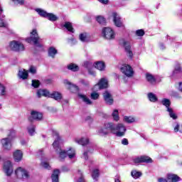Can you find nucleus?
Masks as SVG:
<instances>
[{
    "instance_id": "16",
    "label": "nucleus",
    "mask_w": 182,
    "mask_h": 182,
    "mask_svg": "<svg viewBox=\"0 0 182 182\" xmlns=\"http://www.w3.org/2000/svg\"><path fill=\"white\" fill-rule=\"evenodd\" d=\"M13 156L14 161H16V163H19V161H21L22 159L23 158V152H22L21 149H16L13 153Z\"/></svg>"
},
{
    "instance_id": "9",
    "label": "nucleus",
    "mask_w": 182,
    "mask_h": 182,
    "mask_svg": "<svg viewBox=\"0 0 182 182\" xmlns=\"http://www.w3.org/2000/svg\"><path fill=\"white\" fill-rule=\"evenodd\" d=\"M102 97L107 105H112L114 102V100L113 99V95L109 92V90H105L102 93Z\"/></svg>"
},
{
    "instance_id": "63",
    "label": "nucleus",
    "mask_w": 182,
    "mask_h": 182,
    "mask_svg": "<svg viewBox=\"0 0 182 182\" xmlns=\"http://www.w3.org/2000/svg\"><path fill=\"white\" fill-rule=\"evenodd\" d=\"M3 12H4V9H2V7L0 6V15H2Z\"/></svg>"
},
{
    "instance_id": "10",
    "label": "nucleus",
    "mask_w": 182,
    "mask_h": 182,
    "mask_svg": "<svg viewBox=\"0 0 182 182\" xmlns=\"http://www.w3.org/2000/svg\"><path fill=\"white\" fill-rule=\"evenodd\" d=\"M98 87V90H103L105 89H107V87H109V81H107V79L102 77L94 86V87Z\"/></svg>"
},
{
    "instance_id": "3",
    "label": "nucleus",
    "mask_w": 182,
    "mask_h": 182,
    "mask_svg": "<svg viewBox=\"0 0 182 182\" xmlns=\"http://www.w3.org/2000/svg\"><path fill=\"white\" fill-rule=\"evenodd\" d=\"M16 133V131L11 130L10 131V133L8 134L7 138H3L2 139H1V143L4 150L9 151V150L12 149V139H9V137H11L12 136H15Z\"/></svg>"
},
{
    "instance_id": "48",
    "label": "nucleus",
    "mask_w": 182,
    "mask_h": 182,
    "mask_svg": "<svg viewBox=\"0 0 182 182\" xmlns=\"http://www.w3.org/2000/svg\"><path fill=\"white\" fill-rule=\"evenodd\" d=\"M78 173H80V176L77 179L76 182H86V179H85L83 173H82L80 171H78Z\"/></svg>"
},
{
    "instance_id": "46",
    "label": "nucleus",
    "mask_w": 182,
    "mask_h": 182,
    "mask_svg": "<svg viewBox=\"0 0 182 182\" xmlns=\"http://www.w3.org/2000/svg\"><path fill=\"white\" fill-rule=\"evenodd\" d=\"M6 88L0 83V96H5Z\"/></svg>"
},
{
    "instance_id": "40",
    "label": "nucleus",
    "mask_w": 182,
    "mask_h": 182,
    "mask_svg": "<svg viewBox=\"0 0 182 182\" xmlns=\"http://www.w3.org/2000/svg\"><path fill=\"white\" fill-rule=\"evenodd\" d=\"M131 176L132 177H133V178H139V177H141V172L137 171H132L131 172Z\"/></svg>"
},
{
    "instance_id": "54",
    "label": "nucleus",
    "mask_w": 182,
    "mask_h": 182,
    "mask_svg": "<svg viewBox=\"0 0 182 182\" xmlns=\"http://www.w3.org/2000/svg\"><path fill=\"white\" fill-rule=\"evenodd\" d=\"M61 171H63V173H69V171H70V169L66 166H63L61 167Z\"/></svg>"
},
{
    "instance_id": "64",
    "label": "nucleus",
    "mask_w": 182,
    "mask_h": 182,
    "mask_svg": "<svg viewBox=\"0 0 182 182\" xmlns=\"http://www.w3.org/2000/svg\"><path fill=\"white\" fill-rule=\"evenodd\" d=\"M90 119H92V117H87L86 118V120H90Z\"/></svg>"
},
{
    "instance_id": "27",
    "label": "nucleus",
    "mask_w": 182,
    "mask_h": 182,
    "mask_svg": "<svg viewBox=\"0 0 182 182\" xmlns=\"http://www.w3.org/2000/svg\"><path fill=\"white\" fill-rule=\"evenodd\" d=\"M63 26L64 28H65V29H67V31H68V32H71V33H75V29L73 28V26L70 21H65Z\"/></svg>"
},
{
    "instance_id": "24",
    "label": "nucleus",
    "mask_w": 182,
    "mask_h": 182,
    "mask_svg": "<svg viewBox=\"0 0 182 182\" xmlns=\"http://www.w3.org/2000/svg\"><path fill=\"white\" fill-rule=\"evenodd\" d=\"M48 56L52 58V59H55V56L58 55V50L55 48V47H50L48 50Z\"/></svg>"
},
{
    "instance_id": "14",
    "label": "nucleus",
    "mask_w": 182,
    "mask_h": 182,
    "mask_svg": "<svg viewBox=\"0 0 182 182\" xmlns=\"http://www.w3.org/2000/svg\"><path fill=\"white\" fill-rule=\"evenodd\" d=\"M64 85H68V89L71 92V93H77L79 92V87L77 85L72 84L68 80H64Z\"/></svg>"
},
{
    "instance_id": "55",
    "label": "nucleus",
    "mask_w": 182,
    "mask_h": 182,
    "mask_svg": "<svg viewBox=\"0 0 182 182\" xmlns=\"http://www.w3.org/2000/svg\"><path fill=\"white\" fill-rule=\"evenodd\" d=\"M90 152V150H87L85 151H84L83 153V157L85 159V160H89V153Z\"/></svg>"
},
{
    "instance_id": "22",
    "label": "nucleus",
    "mask_w": 182,
    "mask_h": 182,
    "mask_svg": "<svg viewBox=\"0 0 182 182\" xmlns=\"http://www.w3.org/2000/svg\"><path fill=\"white\" fill-rule=\"evenodd\" d=\"M75 143L80 144L81 146H87L90 143L89 138H81L80 139H75Z\"/></svg>"
},
{
    "instance_id": "62",
    "label": "nucleus",
    "mask_w": 182,
    "mask_h": 182,
    "mask_svg": "<svg viewBox=\"0 0 182 182\" xmlns=\"http://www.w3.org/2000/svg\"><path fill=\"white\" fill-rule=\"evenodd\" d=\"M81 83H82V85H85V86H89V82H85V80H82Z\"/></svg>"
},
{
    "instance_id": "4",
    "label": "nucleus",
    "mask_w": 182,
    "mask_h": 182,
    "mask_svg": "<svg viewBox=\"0 0 182 182\" xmlns=\"http://www.w3.org/2000/svg\"><path fill=\"white\" fill-rule=\"evenodd\" d=\"M15 174L18 178H23V180H28L31 178V174L29 171L22 167H18L15 171Z\"/></svg>"
},
{
    "instance_id": "21",
    "label": "nucleus",
    "mask_w": 182,
    "mask_h": 182,
    "mask_svg": "<svg viewBox=\"0 0 182 182\" xmlns=\"http://www.w3.org/2000/svg\"><path fill=\"white\" fill-rule=\"evenodd\" d=\"M49 97H50L51 99H54V100H62L63 97L62 93L58 91H54L49 95Z\"/></svg>"
},
{
    "instance_id": "34",
    "label": "nucleus",
    "mask_w": 182,
    "mask_h": 182,
    "mask_svg": "<svg viewBox=\"0 0 182 182\" xmlns=\"http://www.w3.org/2000/svg\"><path fill=\"white\" fill-rule=\"evenodd\" d=\"M96 21L98 22V23H100V25L105 26L107 23L106 18L103 17V16H97L96 17Z\"/></svg>"
},
{
    "instance_id": "25",
    "label": "nucleus",
    "mask_w": 182,
    "mask_h": 182,
    "mask_svg": "<svg viewBox=\"0 0 182 182\" xmlns=\"http://www.w3.org/2000/svg\"><path fill=\"white\" fill-rule=\"evenodd\" d=\"M55 136L58 137L57 140L54 141L53 143V147L58 151V149L60 150V145H59V140H60V137L59 136V134L58 132H54Z\"/></svg>"
},
{
    "instance_id": "8",
    "label": "nucleus",
    "mask_w": 182,
    "mask_h": 182,
    "mask_svg": "<svg viewBox=\"0 0 182 182\" xmlns=\"http://www.w3.org/2000/svg\"><path fill=\"white\" fill-rule=\"evenodd\" d=\"M134 163L135 164H140L141 163H146V164H150L153 163V159L149 156H140L134 159Z\"/></svg>"
},
{
    "instance_id": "19",
    "label": "nucleus",
    "mask_w": 182,
    "mask_h": 182,
    "mask_svg": "<svg viewBox=\"0 0 182 182\" xmlns=\"http://www.w3.org/2000/svg\"><path fill=\"white\" fill-rule=\"evenodd\" d=\"M94 66L96 69L100 71L105 70L106 69V64L103 61H97L94 63Z\"/></svg>"
},
{
    "instance_id": "42",
    "label": "nucleus",
    "mask_w": 182,
    "mask_h": 182,
    "mask_svg": "<svg viewBox=\"0 0 182 182\" xmlns=\"http://www.w3.org/2000/svg\"><path fill=\"white\" fill-rule=\"evenodd\" d=\"M178 72H181V64H180V63H176L173 74L176 75V73H177Z\"/></svg>"
},
{
    "instance_id": "41",
    "label": "nucleus",
    "mask_w": 182,
    "mask_h": 182,
    "mask_svg": "<svg viewBox=\"0 0 182 182\" xmlns=\"http://www.w3.org/2000/svg\"><path fill=\"white\" fill-rule=\"evenodd\" d=\"M31 86L34 87V89H38V87L41 86V81H39V80H32Z\"/></svg>"
},
{
    "instance_id": "37",
    "label": "nucleus",
    "mask_w": 182,
    "mask_h": 182,
    "mask_svg": "<svg viewBox=\"0 0 182 182\" xmlns=\"http://www.w3.org/2000/svg\"><path fill=\"white\" fill-rule=\"evenodd\" d=\"M47 19H48V21H50L51 22H55V21H58V19H59V18L58 16H56V15H55L52 13H48V14L47 16Z\"/></svg>"
},
{
    "instance_id": "58",
    "label": "nucleus",
    "mask_w": 182,
    "mask_h": 182,
    "mask_svg": "<svg viewBox=\"0 0 182 182\" xmlns=\"http://www.w3.org/2000/svg\"><path fill=\"white\" fill-rule=\"evenodd\" d=\"M98 2L102 4L103 5H107L109 4V0H97Z\"/></svg>"
},
{
    "instance_id": "6",
    "label": "nucleus",
    "mask_w": 182,
    "mask_h": 182,
    "mask_svg": "<svg viewBox=\"0 0 182 182\" xmlns=\"http://www.w3.org/2000/svg\"><path fill=\"white\" fill-rule=\"evenodd\" d=\"M9 48L14 52H23V50H25V46L17 41H11L9 43Z\"/></svg>"
},
{
    "instance_id": "33",
    "label": "nucleus",
    "mask_w": 182,
    "mask_h": 182,
    "mask_svg": "<svg viewBox=\"0 0 182 182\" xmlns=\"http://www.w3.org/2000/svg\"><path fill=\"white\" fill-rule=\"evenodd\" d=\"M36 12L41 16V18H48V15L49 13L46 12V11L41 9H36Z\"/></svg>"
},
{
    "instance_id": "59",
    "label": "nucleus",
    "mask_w": 182,
    "mask_h": 182,
    "mask_svg": "<svg viewBox=\"0 0 182 182\" xmlns=\"http://www.w3.org/2000/svg\"><path fill=\"white\" fill-rule=\"evenodd\" d=\"M0 28H5V23L2 19H0Z\"/></svg>"
},
{
    "instance_id": "5",
    "label": "nucleus",
    "mask_w": 182,
    "mask_h": 182,
    "mask_svg": "<svg viewBox=\"0 0 182 182\" xmlns=\"http://www.w3.org/2000/svg\"><path fill=\"white\" fill-rule=\"evenodd\" d=\"M28 120L30 123H33V121L41 122L43 120V114L41 112L32 110L31 112V116L28 117Z\"/></svg>"
},
{
    "instance_id": "52",
    "label": "nucleus",
    "mask_w": 182,
    "mask_h": 182,
    "mask_svg": "<svg viewBox=\"0 0 182 182\" xmlns=\"http://www.w3.org/2000/svg\"><path fill=\"white\" fill-rule=\"evenodd\" d=\"M174 132L175 133H178V132H179V133L182 134V124L181 125L180 128V124H177L176 126L174 127Z\"/></svg>"
},
{
    "instance_id": "45",
    "label": "nucleus",
    "mask_w": 182,
    "mask_h": 182,
    "mask_svg": "<svg viewBox=\"0 0 182 182\" xmlns=\"http://www.w3.org/2000/svg\"><path fill=\"white\" fill-rule=\"evenodd\" d=\"M146 32L143 29L136 30L135 32L136 36H144Z\"/></svg>"
},
{
    "instance_id": "49",
    "label": "nucleus",
    "mask_w": 182,
    "mask_h": 182,
    "mask_svg": "<svg viewBox=\"0 0 182 182\" xmlns=\"http://www.w3.org/2000/svg\"><path fill=\"white\" fill-rule=\"evenodd\" d=\"M99 93L96 92H93L92 93H91V99H92V100H97V99H99Z\"/></svg>"
},
{
    "instance_id": "23",
    "label": "nucleus",
    "mask_w": 182,
    "mask_h": 182,
    "mask_svg": "<svg viewBox=\"0 0 182 182\" xmlns=\"http://www.w3.org/2000/svg\"><path fill=\"white\" fill-rule=\"evenodd\" d=\"M167 178L169 181H171V182L181 181V178L178 176L176 174H171V173L168 174Z\"/></svg>"
},
{
    "instance_id": "20",
    "label": "nucleus",
    "mask_w": 182,
    "mask_h": 182,
    "mask_svg": "<svg viewBox=\"0 0 182 182\" xmlns=\"http://www.w3.org/2000/svg\"><path fill=\"white\" fill-rule=\"evenodd\" d=\"M37 95L38 97H42V96L44 97H49V96H50V92L48 90L40 89L37 91Z\"/></svg>"
},
{
    "instance_id": "44",
    "label": "nucleus",
    "mask_w": 182,
    "mask_h": 182,
    "mask_svg": "<svg viewBox=\"0 0 182 182\" xmlns=\"http://www.w3.org/2000/svg\"><path fill=\"white\" fill-rule=\"evenodd\" d=\"M28 73H31V75H36V67L33 65H31L28 70H27Z\"/></svg>"
},
{
    "instance_id": "32",
    "label": "nucleus",
    "mask_w": 182,
    "mask_h": 182,
    "mask_svg": "<svg viewBox=\"0 0 182 182\" xmlns=\"http://www.w3.org/2000/svg\"><path fill=\"white\" fill-rule=\"evenodd\" d=\"M78 97L80 99H82V102H84V103H86V105H92V101L86 95L79 94Z\"/></svg>"
},
{
    "instance_id": "29",
    "label": "nucleus",
    "mask_w": 182,
    "mask_h": 182,
    "mask_svg": "<svg viewBox=\"0 0 182 182\" xmlns=\"http://www.w3.org/2000/svg\"><path fill=\"white\" fill-rule=\"evenodd\" d=\"M67 69L68 70H71V72H79V65L75 64V63H70L67 65Z\"/></svg>"
},
{
    "instance_id": "47",
    "label": "nucleus",
    "mask_w": 182,
    "mask_h": 182,
    "mask_svg": "<svg viewBox=\"0 0 182 182\" xmlns=\"http://www.w3.org/2000/svg\"><path fill=\"white\" fill-rule=\"evenodd\" d=\"M79 38L81 42H86V40L87 39V35L86 33H80Z\"/></svg>"
},
{
    "instance_id": "18",
    "label": "nucleus",
    "mask_w": 182,
    "mask_h": 182,
    "mask_svg": "<svg viewBox=\"0 0 182 182\" xmlns=\"http://www.w3.org/2000/svg\"><path fill=\"white\" fill-rule=\"evenodd\" d=\"M59 174L60 171L59 169H54L51 175L52 182H59Z\"/></svg>"
},
{
    "instance_id": "38",
    "label": "nucleus",
    "mask_w": 182,
    "mask_h": 182,
    "mask_svg": "<svg viewBox=\"0 0 182 182\" xmlns=\"http://www.w3.org/2000/svg\"><path fill=\"white\" fill-rule=\"evenodd\" d=\"M112 116L114 122H119V120H120V117L119 116V110L114 109L112 114Z\"/></svg>"
},
{
    "instance_id": "30",
    "label": "nucleus",
    "mask_w": 182,
    "mask_h": 182,
    "mask_svg": "<svg viewBox=\"0 0 182 182\" xmlns=\"http://www.w3.org/2000/svg\"><path fill=\"white\" fill-rule=\"evenodd\" d=\"M147 97L149 102H151L152 103H156V102H159V98L153 92L148 93Z\"/></svg>"
},
{
    "instance_id": "31",
    "label": "nucleus",
    "mask_w": 182,
    "mask_h": 182,
    "mask_svg": "<svg viewBox=\"0 0 182 182\" xmlns=\"http://www.w3.org/2000/svg\"><path fill=\"white\" fill-rule=\"evenodd\" d=\"M161 105H163V106H165L167 110H168V109H171V107H170V106H171V101H170V100L167 98H164L161 100Z\"/></svg>"
},
{
    "instance_id": "60",
    "label": "nucleus",
    "mask_w": 182,
    "mask_h": 182,
    "mask_svg": "<svg viewBox=\"0 0 182 182\" xmlns=\"http://www.w3.org/2000/svg\"><path fill=\"white\" fill-rule=\"evenodd\" d=\"M158 181H159V182H168V181H167V179L164 178H159L158 179Z\"/></svg>"
},
{
    "instance_id": "11",
    "label": "nucleus",
    "mask_w": 182,
    "mask_h": 182,
    "mask_svg": "<svg viewBox=\"0 0 182 182\" xmlns=\"http://www.w3.org/2000/svg\"><path fill=\"white\" fill-rule=\"evenodd\" d=\"M3 168L8 176H11L14 173V166H12V162H11V161H5Z\"/></svg>"
},
{
    "instance_id": "26",
    "label": "nucleus",
    "mask_w": 182,
    "mask_h": 182,
    "mask_svg": "<svg viewBox=\"0 0 182 182\" xmlns=\"http://www.w3.org/2000/svg\"><path fill=\"white\" fill-rule=\"evenodd\" d=\"M145 76H146V79L147 82L151 83V85L156 83V77H154V75L147 73H146Z\"/></svg>"
},
{
    "instance_id": "13",
    "label": "nucleus",
    "mask_w": 182,
    "mask_h": 182,
    "mask_svg": "<svg viewBox=\"0 0 182 182\" xmlns=\"http://www.w3.org/2000/svg\"><path fill=\"white\" fill-rule=\"evenodd\" d=\"M113 22L117 28H122L123 26V21H122V17L117 14V12L112 13Z\"/></svg>"
},
{
    "instance_id": "57",
    "label": "nucleus",
    "mask_w": 182,
    "mask_h": 182,
    "mask_svg": "<svg viewBox=\"0 0 182 182\" xmlns=\"http://www.w3.org/2000/svg\"><path fill=\"white\" fill-rule=\"evenodd\" d=\"M42 166L44 167V168H50V166L48 162H43Z\"/></svg>"
},
{
    "instance_id": "7",
    "label": "nucleus",
    "mask_w": 182,
    "mask_h": 182,
    "mask_svg": "<svg viewBox=\"0 0 182 182\" xmlns=\"http://www.w3.org/2000/svg\"><path fill=\"white\" fill-rule=\"evenodd\" d=\"M102 35L105 39H108L109 41L112 39H114L116 38V34L114 33V31L110 27H105L102 28Z\"/></svg>"
},
{
    "instance_id": "1",
    "label": "nucleus",
    "mask_w": 182,
    "mask_h": 182,
    "mask_svg": "<svg viewBox=\"0 0 182 182\" xmlns=\"http://www.w3.org/2000/svg\"><path fill=\"white\" fill-rule=\"evenodd\" d=\"M109 133H113L117 137H123L126 133V127L123 124H117L116 126L113 122H106L104 127L98 131V134L101 136H107Z\"/></svg>"
},
{
    "instance_id": "2",
    "label": "nucleus",
    "mask_w": 182,
    "mask_h": 182,
    "mask_svg": "<svg viewBox=\"0 0 182 182\" xmlns=\"http://www.w3.org/2000/svg\"><path fill=\"white\" fill-rule=\"evenodd\" d=\"M39 39H41V38L39 37V34H38V31L36 28H34L30 33V36L26 38V42H27V43H33L36 48L42 49L43 48V45L40 43Z\"/></svg>"
},
{
    "instance_id": "61",
    "label": "nucleus",
    "mask_w": 182,
    "mask_h": 182,
    "mask_svg": "<svg viewBox=\"0 0 182 182\" xmlns=\"http://www.w3.org/2000/svg\"><path fill=\"white\" fill-rule=\"evenodd\" d=\"M178 85H179L178 90H179V92H182V82H180L178 83Z\"/></svg>"
},
{
    "instance_id": "36",
    "label": "nucleus",
    "mask_w": 182,
    "mask_h": 182,
    "mask_svg": "<svg viewBox=\"0 0 182 182\" xmlns=\"http://www.w3.org/2000/svg\"><path fill=\"white\" fill-rule=\"evenodd\" d=\"M60 159H62V160H65L66 157H68V151L66 150H62V148L60 149V151L58 153Z\"/></svg>"
},
{
    "instance_id": "39",
    "label": "nucleus",
    "mask_w": 182,
    "mask_h": 182,
    "mask_svg": "<svg viewBox=\"0 0 182 182\" xmlns=\"http://www.w3.org/2000/svg\"><path fill=\"white\" fill-rule=\"evenodd\" d=\"M167 112H168L169 116L170 117H171V119H173V120L177 119V114L174 113V111H173V108H168Z\"/></svg>"
},
{
    "instance_id": "53",
    "label": "nucleus",
    "mask_w": 182,
    "mask_h": 182,
    "mask_svg": "<svg viewBox=\"0 0 182 182\" xmlns=\"http://www.w3.org/2000/svg\"><path fill=\"white\" fill-rule=\"evenodd\" d=\"M12 2L18 5H25V0H12Z\"/></svg>"
},
{
    "instance_id": "56",
    "label": "nucleus",
    "mask_w": 182,
    "mask_h": 182,
    "mask_svg": "<svg viewBox=\"0 0 182 182\" xmlns=\"http://www.w3.org/2000/svg\"><path fill=\"white\" fill-rule=\"evenodd\" d=\"M122 144H123V146H128L129 145V140H127V139L124 138L122 140Z\"/></svg>"
},
{
    "instance_id": "17",
    "label": "nucleus",
    "mask_w": 182,
    "mask_h": 182,
    "mask_svg": "<svg viewBox=\"0 0 182 182\" xmlns=\"http://www.w3.org/2000/svg\"><path fill=\"white\" fill-rule=\"evenodd\" d=\"M18 76L19 79H22L23 80H26L28 77H29V73L26 69L20 70L18 73Z\"/></svg>"
},
{
    "instance_id": "51",
    "label": "nucleus",
    "mask_w": 182,
    "mask_h": 182,
    "mask_svg": "<svg viewBox=\"0 0 182 182\" xmlns=\"http://www.w3.org/2000/svg\"><path fill=\"white\" fill-rule=\"evenodd\" d=\"M92 178H94V180L99 177V169H95L92 171Z\"/></svg>"
},
{
    "instance_id": "15",
    "label": "nucleus",
    "mask_w": 182,
    "mask_h": 182,
    "mask_svg": "<svg viewBox=\"0 0 182 182\" xmlns=\"http://www.w3.org/2000/svg\"><path fill=\"white\" fill-rule=\"evenodd\" d=\"M122 45L129 59H133V51H132V46H130V43L127 41H123Z\"/></svg>"
},
{
    "instance_id": "12",
    "label": "nucleus",
    "mask_w": 182,
    "mask_h": 182,
    "mask_svg": "<svg viewBox=\"0 0 182 182\" xmlns=\"http://www.w3.org/2000/svg\"><path fill=\"white\" fill-rule=\"evenodd\" d=\"M121 72L125 75V76H127L128 77H130L133 76V68H132V66L130 65H124L121 68H120Z\"/></svg>"
},
{
    "instance_id": "50",
    "label": "nucleus",
    "mask_w": 182,
    "mask_h": 182,
    "mask_svg": "<svg viewBox=\"0 0 182 182\" xmlns=\"http://www.w3.org/2000/svg\"><path fill=\"white\" fill-rule=\"evenodd\" d=\"M35 129H36L35 125H33L31 128H28V132L30 136H33L35 134Z\"/></svg>"
},
{
    "instance_id": "43",
    "label": "nucleus",
    "mask_w": 182,
    "mask_h": 182,
    "mask_svg": "<svg viewBox=\"0 0 182 182\" xmlns=\"http://www.w3.org/2000/svg\"><path fill=\"white\" fill-rule=\"evenodd\" d=\"M124 122H126V123H134V122H135V119L134 117H127V116H125L124 117Z\"/></svg>"
},
{
    "instance_id": "28",
    "label": "nucleus",
    "mask_w": 182,
    "mask_h": 182,
    "mask_svg": "<svg viewBox=\"0 0 182 182\" xmlns=\"http://www.w3.org/2000/svg\"><path fill=\"white\" fill-rule=\"evenodd\" d=\"M83 66L86 69H88V72H89V73H90V75H95V72L92 71V70H90L92 66H93V63H92L90 61H85L84 64H83Z\"/></svg>"
},
{
    "instance_id": "35",
    "label": "nucleus",
    "mask_w": 182,
    "mask_h": 182,
    "mask_svg": "<svg viewBox=\"0 0 182 182\" xmlns=\"http://www.w3.org/2000/svg\"><path fill=\"white\" fill-rule=\"evenodd\" d=\"M67 151V154L69 159H74V157H76V152L75 151L73 148H69Z\"/></svg>"
}]
</instances>
